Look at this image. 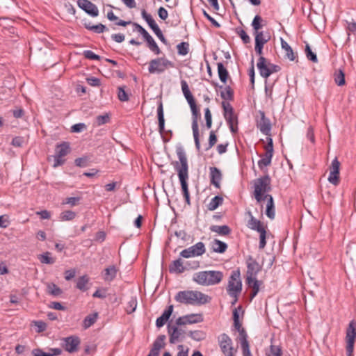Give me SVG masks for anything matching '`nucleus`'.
Masks as SVG:
<instances>
[{"instance_id":"nucleus-1","label":"nucleus","mask_w":356,"mask_h":356,"mask_svg":"<svg viewBox=\"0 0 356 356\" xmlns=\"http://www.w3.org/2000/svg\"><path fill=\"white\" fill-rule=\"evenodd\" d=\"M176 153L179 159V161H175L173 163V165L175 170L177 172L186 203L188 205H191L190 193L188 185V165L187 157L184 149L181 146L177 147Z\"/></svg>"},{"instance_id":"nucleus-2","label":"nucleus","mask_w":356,"mask_h":356,"mask_svg":"<svg viewBox=\"0 0 356 356\" xmlns=\"http://www.w3.org/2000/svg\"><path fill=\"white\" fill-rule=\"evenodd\" d=\"M175 299L181 304L202 305L209 302L211 298L201 291L186 290L179 291Z\"/></svg>"},{"instance_id":"nucleus-3","label":"nucleus","mask_w":356,"mask_h":356,"mask_svg":"<svg viewBox=\"0 0 356 356\" xmlns=\"http://www.w3.org/2000/svg\"><path fill=\"white\" fill-rule=\"evenodd\" d=\"M223 278V273L219 270H204L195 273L193 280L200 285L212 286L219 284Z\"/></svg>"},{"instance_id":"nucleus-4","label":"nucleus","mask_w":356,"mask_h":356,"mask_svg":"<svg viewBox=\"0 0 356 356\" xmlns=\"http://www.w3.org/2000/svg\"><path fill=\"white\" fill-rule=\"evenodd\" d=\"M254 197L257 202L261 203L263 196L271 190L270 179L268 175L263 176L257 179L254 184Z\"/></svg>"},{"instance_id":"nucleus-5","label":"nucleus","mask_w":356,"mask_h":356,"mask_svg":"<svg viewBox=\"0 0 356 356\" xmlns=\"http://www.w3.org/2000/svg\"><path fill=\"white\" fill-rule=\"evenodd\" d=\"M174 63L164 57L152 59L149 63L148 71L150 74L163 73L167 68L173 67Z\"/></svg>"},{"instance_id":"nucleus-6","label":"nucleus","mask_w":356,"mask_h":356,"mask_svg":"<svg viewBox=\"0 0 356 356\" xmlns=\"http://www.w3.org/2000/svg\"><path fill=\"white\" fill-rule=\"evenodd\" d=\"M192 113V130L195 147L198 152H200V141L199 134L198 120L201 114L197 104L190 106Z\"/></svg>"},{"instance_id":"nucleus-7","label":"nucleus","mask_w":356,"mask_h":356,"mask_svg":"<svg viewBox=\"0 0 356 356\" xmlns=\"http://www.w3.org/2000/svg\"><path fill=\"white\" fill-rule=\"evenodd\" d=\"M242 291V282L238 270H233L229 279L227 288V293L230 296H236V293H241Z\"/></svg>"},{"instance_id":"nucleus-8","label":"nucleus","mask_w":356,"mask_h":356,"mask_svg":"<svg viewBox=\"0 0 356 356\" xmlns=\"http://www.w3.org/2000/svg\"><path fill=\"white\" fill-rule=\"evenodd\" d=\"M206 251L205 245L202 242H198L195 245L183 250L180 256L184 258H190L202 255Z\"/></svg>"},{"instance_id":"nucleus-9","label":"nucleus","mask_w":356,"mask_h":356,"mask_svg":"<svg viewBox=\"0 0 356 356\" xmlns=\"http://www.w3.org/2000/svg\"><path fill=\"white\" fill-rule=\"evenodd\" d=\"M219 346L225 356H234L232 340L225 333L221 334L218 337Z\"/></svg>"},{"instance_id":"nucleus-10","label":"nucleus","mask_w":356,"mask_h":356,"mask_svg":"<svg viewBox=\"0 0 356 356\" xmlns=\"http://www.w3.org/2000/svg\"><path fill=\"white\" fill-rule=\"evenodd\" d=\"M260 75L264 78H268L273 72V68L277 66L268 62L264 56H260L257 64Z\"/></svg>"},{"instance_id":"nucleus-11","label":"nucleus","mask_w":356,"mask_h":356,"mask_svg":"<svg viewBox=\"0 0 356 356\" xmlns=\"http://www.w3.org/2000/svg\"><path fill=\"white\" fill-rule=\"evenodd\" d=\"M247 268L246 283L248 285H250L252 281V279L256 277L257 274L261 270V266L256 260L250 257Z\"/></svg>"},{"instance_id":"nucleus-12","label":"nucleus","mask_w":356,"mask_h":356,"mask_svg":"<svg viewBox=\"0 0 356 356\" xmlns=\"http://www.w3.org/2000/svg\"><path fill=\"white\" fill-rule=\"evenodd\" d=\"M63 347L64 349L70 353H75L78 350V346H79L81 341L79 337L72 335L63 339Z\"/></svg>"},{"instance_id":"nucleus-13","label":"nucleus","mask_w":356,"mask_h":356,"mask_svg":"<svg viewBox=\"0 0 356 356\" xmlns=\"http://www.w3.org/2000/svg\"><path fill=\"white\" fill-rule=\"evenodd\" d=\"M77 6L92 17H95L99 15L98 8L89 0H77Z\"/></svg>"},{"instance_id":"nucleus-14","label":"nucleus","mask_w":356,"mask_h":356,"mask_svg":"<svg viewBox=\"0 0 356 356\" xmlns=\"http://www.w3.org/2000/svg\"><path fill=\"white\" fill-rule=\"evenodd\" d=\"M339 169H340V163L335 158L331 163L330 167V175L328 177V181L330 183L332 184L334 186H337L339 183Z\"/></svg>"},{"instance_id":"nucleus-15","label":"nucleus","mask_w":356,"mask_h":356,"mask_svg":"<svg viewBox=\"0 0 356 356\" xmlns=\"http://www.w3.org/2000/svg\"><path fill=\"white\" fill-rule=\"evenodd\" d=\"M261 115L260 120L257 122V127L261 132L266 136H270L271 131V124L268 118L265 116L264 111H259Z\"/></svg>"},{"instance_id":"nucleus-16","label":"nucleus","mask_w":356,"mask_h":356,"mask_svg":"<svg viewBox=\"0 0 356 356\" xmlns=\"http://www.w3.org/2000/svg\"><path fill=\"white\" fill-rule=\"evenodd\" d=\"M165 335H159L154 341L152 348L147 356H159L160 350L165 346Z\"/></svg>"},{"instance_id":"nucleus-17","label":"nucleus","mask_w":356,"mask_h":356,"mask_svg":"<svg viewBox=\"0 0 356 356\" xmlns=\"http://www.w3.org/2000/svg\"><path fill=\"white\" fill-rule=\"evenodd\" d=\"M210 182L216 188H220V181L222 178L221 171L216 167H210Z\"/></svg>"},{"instance_id":"nucleus-18","label":"nucleus","mask_w":356,"mask_h":356,"mask_svg":"<svg viewBox=\"0 0 356 356\" xmlns=\"http://www.w3.org/2000/svg\"><path fill=\"white\" fill-rule=\"evenodd\" d=\"M168 332L170 336L169 341L170 343L173 344L179 341V339L182 334L183 331L182 330L179 329L177 326L170 325L169 324L168 326Z\"/></svg>"},{"instance_id":"nucleus-19","label":"nucleus","mask_w":356,"mask_h":356,"mask_svg":"<svg viewBox=\"0 0 356 356\" xmlns=\"http://www.w3.org/2000/svg\"><path fill=\"white\" fill-rule=\"evenodd\" d=\"M173 312V305H170L163 312L162 315L159 317L156 321V325L158 327H163L165 323L170 318L172 313Z\"/></svg>"},{"instance_id":"nucleus-20","label":"nucleus","mask_w":356,"mask_h":356,"mask_svg":"<svg viewBox=\"0 0 356 356\" xmlns=\"http://www.w3.org/2000/svg\"><path fill=\"white\" fill-rule=\"evenodd\" d=\"M186 268L184 266L183 261L179 258L172 261L169 266V271L170 273L181 274L186 270Z\"/></svg>"},{"instance_id":"nucleus-21","label":"nucleus","mask_w":356,"mask_h":356,"mask_svg":"<svg viewBox=\"0 0 356 356\" xmlns=\"http://www.w3.org/2000/svg\"><path fill=\"white\" fill-rule=\"evenodd\" d=\"M118 268L114 265L106 268L102 273L103 279L106 282H112L117 276Z\"/></svg>"},{"instance_id":"nucleus-22","label":"nucleus","mask_w":356,"mask_h":356,"mask_svg":"<svg viewBox=\"0 0 356 356\" xmlns=\"http://www.w3.org/2000/svg\"><path fill=\"white\" fill-rule=\"evenodd\" d=\"M224 118L229 125L231 132L234 134L236 133L238 131V120L234 112L229 114L227 113V115H224Z\"/></svg>"},{"instance_id":"nucleus-23","label":"nucleus","mask_w":356,"mask_h":356,"mask_svg":"<svg viewBox=\"0 0 356 356\" xmlns=\"http://www.w3.org/2000/svg\"><path fill=\"white\" fill-rule=\"evenodd\" d=\"M248 215L250 216V220L248 222V226L250 229L252 230H256L258 232L265 229V227H264L263 224L261 222L260 220L256 219L252 214L250 211H249Z\"/></svg>"},{"instance_id":"nucleus-24","label":"nucleus","mask_w":356,"mask_h":356,"mask_svg":"<svg viewBox=\"0 0 356 356\" xmlns=\"http://www.w3.org/2000/svg\"><path fill=\"white\" fill-rule=\"evenodd\" d=\"M55 154L58 157H63L70 152V146L68 142H63L56 146Z\"/></svg>"},{"instance_id":"nucleus-25","label":"nucleus","mask_w":356,"mask_h":356,"mask_svg":"<svg viewBox=\"0 0 356 356\" xmlns=\"http://www.w3.org/2000/svg\"><path fill=\"white\" fill-rule=\"evenodd\" d=\"M346 341H355L356 339V323L351 321L346 329Z\"/></svg>"},{"instance_id":"nucleus-26","label":"nucleus","mask_w":356,"mask_h":356,"mask_svg":"<svg viewBox=\"0 0 356 356\" xmlns=\"http://www.w3.org/2000/svg\"><path fill=\"white\" fill-rule=\"evenodd\" d=\"M84 25V27L89 30V31H92L96 33H102L104 31H107L108 29V28L102 24H98L97 25H92L91 24V22H85L83 24Z\"/></svg>"},{"instance_id":"nucleus-27","label":"nucleus","mask_w":356,"mask_h":356,"mask_svg":"<svg viewBox=\"0 0 356 356\" xmlns=\"http://www.w3.org/2000/svg\"><path fill=\"white\" fill-rule=\"evenodd\" d=\"M211 248L214 252L224 253L227 249V245L218 239H214L211 243Z\"/></svg>"},{"instance_id":"nucleus-28","label":"nucleus","mask_w":356,"mask_h":356,"mask_svg":"<svg viewBox=\"0 0 356 356\" xmlns=\"http://www.w3.org/2000/svg\"><path fill=\"white\" fill-rule=\"evenodd\" d=\"M210 230L221 236H227L231 233V229L227 225H212Z\"/></svg>"},{"instance_id":"nucleus-29","label":"nucleus","mask_w":356,"mask_h":356,"mask_svg":"<svg viewBox=\"0 0 356 356\" xmlns=\"http://www.w3.org/2000/svg\"><path fill=\"white\" fill-rule=\"evenodd\" d=\"M47 293L54 297H58L63 293V291L56 284L51 282L47 284Z\"/></svg>"},{"instance_id":"nucleus-30","label":"nucleus","mask_w":356,"mask_h":356,"mask_svg":"<svg viewBox=\"0 0 356 356\" xmlns=\"http://www.w3.org/2000/svg\"><path fill=\"white\" fill-rule=\"evenodd\" d=\"M141 15L142 17L145 20V22L153 31L157 29V28H159L152 15L147 13L145 10H142Z\"/></svg>"},{"instance_id":"nucleus-31","label":"nucleus","mask_w":356,"mask_h":356,"mask_svg":"<svg viewBox=\"0 0 356 356\" xmlns=\"http://www.w3.org/2000/svg\"><path fill=\"white\" fill-rule=\"evenodd\" d=\"M217 66H218V74L220 80L223 83H226L228 76H229L228 71L224 67V65L222 63H218L217 64Z\"/></svg>"},{"instance_id":"nucleus-32","label":"nucleus","mask_w":356,"mask_h":356,"mask_svg":"<svg viewBox=\"0 0 356 356\" xmlns=\"http://www.w3.org/2000/svg\"><path fill=\"white\" fill-rule=\"evenodd\" d=\"M145 41L147 42V45L148 48L154 52L155 54L159 55L161 53V50L157 45L156 42L154 40V38L149 35L147 38H146Z\"/></svg>"},{"instance_id":"nucleus-33","label":"nucleus","mask_w":356,"mask_h":356,"mask_svg":"<svg viewBox=\"0 0 356 356\" xmlns=\"http://www.w3.org/2000/svg\"><path fill=\"white\" fill-rule=\"evenodd\" d=\"M223 202V198L220 195H216L211 199L207 208L209 211H214Z\"/></svg>"},{"instance_id":"nucleus-34","label":"nucleus","mask_w":356,"mask_h":356,"mask_svg":"<svg viewBox=\"0 0 356 356\" xmlns=\"http://www.w3.org/2000/svg\"><path fill=\"white\" fill-rule=\"evenodd\" d=\"M334 81L339 86L345 85V73L343 70L339 69L337 70L334 74Z\"/></svg>"},{"instance_id":"nucleus-35","label":"nucleus","mask_w":356,"mask_h":356,"mask_svg":"<svg viewBox=\"0 0 356 356\" xmlns=\"http://www.w3.org/2000/svg\"><path fill=\"white\" fill-rule=\"evenodd\" d=\"M98 318V313L95 312L88 315L83 320L84 328H88L92 326L97 321Z\"/></svg>"},{"instance_id":"nucleus-36","label":"nucleus","mask_w":356,"mask_h":356,"mask_svg":"<svg viewBox=\"0 0 356 356\" xmlns=\"http://www.w3.org/2000/svg\"><path fill=\"white\" fill-rule=\"evenodd\" d=\"M51 254L49 252H46L42 254H40L38 259L42 264H53L55 263L56 259L50 255Z\"/></svg>"},{"instance_id":"nucleus-37","label":"nucleus","mask_w":356,"mask_h":356,"mask_svg":"<svg viewBox=\"0 0 356 356\" xmlns=\"http://www.w3.org/2000/svg\"><path fill=\"white\" fill-rule=\"evenodd\" d=\"M89 279L87 275H83L78 278L76 282V288L82 291H86L88 288L86 284L88 283Z\"/></svg>"},{"instance_id":"nucleus-38","label":"nucleus","mask_w":356,"mask_h":356,"mask_svg":"<svg viewBox=\"0 0 356 356\" xmlns=\"http://www.w3.org/2000/svg\"><path fill=\"white\" fill-rule=\"evenodd\" d=\"M220 97L224 100L232 101L234 99V92L229 86H226L224 91L220 92Z\"/></svg>"},{"instance_id":"nucleus-39","label":"nucleus","mask_w":356,"mask_h":356,"mask_svg":"<svg viewBox=\"0 0 356 356\" xmlns=\"http://www.w3.org/2000/svg\"><path fill=\"white\" fill-rule=\"evenodd\" d=\"M188 336L195 341H200L205 339L206 334L202 330L190 331Z\"/></svg>"},{"instance_id":"nucleus-40","label":"nucleus","mask_w":356,"mask_h":356,"mask_svg":"<svg viewBox=\"0 0 356 356\" xmlns=\"http://www.w3.org/2000/svg\"><path fill=\"white\" fill-rule=\"evenodd\" d=\"M255 36V42L261 43L265 44L270 39V37L265 35L263 31L254 32Z\"/></svg>"},{"instance_id":"nucleus-41","label":"nucleus","mask_w":356,"mask_h":356,"mask_svg":"<svg viewBox=\"0 0 356 356\" xmlns=\"http://www.w3.org/2000/svg\"><path fill=\"white\" fill-rule=\"evenodd\" d=\"M252 280V283L250 284V285H248L250 287L252 288V291L250 295L251 300H252L258 293L260 285V282L256 279V277H254Z\"/></svg>"},{"instance_id":"nucleus-42","label":"nucleus","mask_w":356,"mask_h":356,"mask_svg":"<svg viewBox=\"0 0 356 356\" xmlns=\"http://www.w3.org/2000/svg\"><path fill=\"white\" fill-rule=\"evenodd\" d=\"M263 22V19L260 15H257L251 24V26H252L254 29V32L259 31V30L262 28L263 25L261 24V22Z\"/></svg>"},{"instance_id":"nucleus-43","label":"nucleus","mask_w":356,"mask_h":356,"mask_svg":"<svg viewBox=\"0 0 356 356\" xmlns=\"http://www.w3.org/2000/svg\"><path fill=\"white\" fill-rule=\"evenodd\" d=\"M136 307H137L136 297H131L126 307V312L127 314H130L136 310Z\"/></svg>"},{"instance_id":"nucleus-44","label":"nucleus","mask_w":356,"mask_h":356,"mask_svg":"<svg viewBox=\"0 0 356 356\" xmlns=\"http://www.w3.org/2000/svg\"><path fill=\"white\" fill-rule=\"evenodd\" d=\"M75 217H76V213L72 211H70V210L63 211L60 214V219L62 221L72 220Z\"/></svg>"},{"instance_id":"nucleus-45","label":"nucleus","mask_w":356,"mask_h":356,"mask_svg":"<svg viewBox=\"0 0 356 356\" xmlns=\"http://www.w3.org/2000/svg\"><path fill=\"white\" fill-rule=\"evenodd\" d=\"M178 54L181 56L186 55L189 51V44L186 42L179 43L177 46Z\"/></svg>"},{"instance_id":"nucleus-46","label":"nucleus","mask_w":356,"mask_h":356,"mask_svg":"<svg viewBox=\"0 0 356 356\" xmlns=\"http://www.w3.org/2000/svg\"><path fill=\"white\" fill-rule=\"evenodd\" d=\"M186 318L188 322V324L197 323L203 321V318L202 314H189L186 315Z\"/></svg>"},{"instance_id":"nucleus-47","label":"nucleus","mask_w":356,"mask_h":356,"mask_svg":"<svg viewBox=\"0 0 356 356\" xmlns=\"http://www.w3.org/2000/svg\"><path fill=\"white\" fill-rule=\"evenodd\" d=\"M305 54H306V56H307V58L314 62V63H316L318 61V58H317V56L315 53H314L312 51V50L311 49L310 47L309 44H306V47H305Z\"/></svg>"},{"instance_id":"nucleus-48","label":"nucleus","mask_w":356,"mask_h":356,"mask_svg":"<svg viewBox=\"0 0 356 356\" xmlns=\"http://www.w3.org/2000/svg\"><path fill=\"white\" fill-rule=\"evenodd\" d=\"M217 140L218 139L215 132L213 131H211L209 138V144L205 150L207 151L210 149L217 143Z\"/></svg>"},{"instance_id":"nucleus-49","label":"nucleus","mask_w":356,"mask_h":356,"mask_svg":"<svg viewBox=\"0 0 356 356\" xmlns=\"http://www.w3.org/2000/svg\"><path fill=\"white\" fill-rule=\"evenodd\" d=\"M233 319H234V325L237 331L242 329L241 323L239 322V314L237 311V309H234L233 311Z\"/></svg>"},{"instance_id":"nucleus-50","label":"nucleus","mask_w":356,"mask_h":356,"mask_svg":"<svg viewBox=\"0 0 356 356\" xmlns=\"http://www.w3.org/2000/svg\"><path fill=\"white\" fill-rule=\"evenodd\" d=\"M204 118L206 120V127L207 129H210L212 125V115L209 108L204 109Z\"/></svg>"},{"instance_id":"nucleus-51","label":"nucleus","mask_w":356,"mask_h":356,"mask_svg":"<svg viewBox=\"0 0 356 356\" xmlns=\"http://www.w3.org/2000/svg\"><path fill=\"white\" fill-rule=\"evenodd\" d=\"M110 116L106 113L104 115H98L96 117V122L98 126L103 125L109 122Z\"/></svg>"},{"instance_id":"nucleus-52","label":"nucleus","mask_w":356,"mask_h":356,"mask_svg":"<svg viewBox=\"0 0 356 356\" xmlns=\"http://www.w3.org/2000/svg\"><path fill=\"white\" fill-rule=\"evenodd\" d=\"M236 33L240 36L243 43L248 44L250 42V38L246 32L242 29H236Z\"/></svg>"},{"instance_id":"nucleus-53","label":"nucleus","mask_w":356,"mask_h":356,"mask_svg":"<svg viewBox=\"0 0 356 356\" xmlns=\"http://www.w3.org/2000/svg\"><path fill=\"white\" fill-rule=\"evenodd\" d=\"M118 97L121 102H127L129 96L124 90V87L120 86L118 88Z\"/></svg>"},{"instance_id":"nucleus-54","label":"nucleus","mask_w":356,"mask_h":356,"mask_svg":"<svg viewBox=\"0 0 356 356\" xmlns=\"http://www.w3.org/2000/svg\"><path fill=\"white\" fill-rule=\"evenodd\" d=\"M282 355V350L278 346L271 345L270 347V350L268 353V356H281Z\"/></svg>"},{"instance_id":"nucleus-55","label":"nucleus","mask_w":356,"mask_h":356,"mask_svg":"<svg viewBox=\"0 0 356 356\" xmlns=\"http://www.w3.org/2000/svg\"><path fill=\"white\" fill-rule=\"evenodd\" d=\"M83 54L85 56V58H86L88 59L97 60H99L101 59V57L99 55L95 54L93 51H92L90 50H85L83 51Z\"/></svg>"},{"instance_id":"nucleus-56","label":"nucleus","mask_w":356,"mask_h":356,"mask_svg":"<svg viewBox=\"0 0 356 356\" xmlns=\"http://www.w3.org/2000/svg\"><path fill=\"white\" fill-rule=\"evenodd\" d=\"M259 233L260 234L259 247L260 249H263V248H264V247L266 245V229L262 230V231H261V232H259Z\"/></svg>"},{"instance_id":"nucleus-57","label":"nucleus","mask_w":356,"mask_h":356,"mask_svg":"<svg viewBox=\"0 0 356 356\" xmlns=\"http://www.w3.org/2000/svg\"><path fill=\"white\" fill-rule=\"evenodd\" d=\"M87 127L84 123H78L72 126L71 131L74 133H80L86 129Z\"/></svg>"},{"instance_id":"nucleus-58","label":"nucleus","mask_w":356,"mask_h":356,"mask_svg":"<svg viewBox=\"0 0 356 356\" xmlns=\"http://www.w3.org/2000/svg\"><path fill=\"white\" fill-rule=\"evenodd\" d=\"M80 200V197H70L65 199L64 204H70L71 207H74L77 205Z\"/></svg>"},{"instance_id":"nucleus-59","label":"nucleus","mask_w":356,"mask_h":356,"mask_svg":"<svg viewBox=\"0 0 356 356\" xmlns=\"http://www.w3.org/2000/svg\"><path fill=\"white\" fill-rule=\"evenodd\" d=\"M33 323L37 327V332L39 333L44 332L47 327V323L42 321H33Z\"/></svg>"},{"instance_id":"nucleus-60","label":"nucleus","mask_w":356,"mask_h":356,"mask_svg":"<svg viewBox=\"0 0 356 356\" xmlns=\"http://www.w3.org/2000/svg\"><path fill=\"white\" fill-rule=\"evenodd\" d=\"M133 25L135 26L136 30L143 35L144 39L149 35V33L140 24L137 23H133Z\"/></svg>"},{"instance_id":"nucleus-61","label":"nucleus","mask_w":356,"mask_h":356,"mask_svg":"<svg viewBox=\"0 0 356 356\" xmlns=\"http://www.w3.org/2000/svg\"><path fill=\"white\" fill-rule=\"evenodd\" d=\"M222 107L224 111V115H227V113H232L234 111V108L232 105L229 102H222Z\"/></svg>"},{"instance_id":"nucleus-62","label":"nucleus","mask_w":356,"mask_h":356,"mask_svg":"<svg viewBox=\"0 0 356 356\" xmlns=\"http://www.w3.org/2000/svg\"><path fill=\"white\" fill-rule=\"evenodd\" d=\"M242 352H243V356H252L250 350V346L248 342H244L243 343H241Z\"/></svg>"},{"instance_id":"nucleus-63","label":"nucleus","mask_w":356,"mask_h":356,"mask_svg":"<svg viewBox=\"0 0 356 356\" xmlns=\"http://www.w3.org/2000/svg\"><path fill=\"white\" fill-rule=\"evenodd\" d=\"M355 341H346V353L348 356H352L354 350Z\"/></svg>"},{"instance_id":"nucleus-64","label":"nucleus","mask_w":356,"mask_h":356,"mask_svg":"<svg viewBox=\"0 0 356 356\" xmlns=\"http://www.w3.org/2000/svg\"><path fill=\"white\" fill-rule=\"evenodd\" d=\"M32 355L33 356H53L51 353H45L41 348H35L32 350Z\"/></svg>"}]
</instances>
